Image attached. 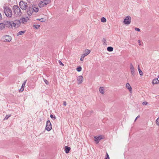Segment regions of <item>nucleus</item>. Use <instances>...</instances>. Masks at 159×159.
<instances>
[{
	"label": "nucleus",
	"mask_w": 159,
	"mask_h": 159,
	"mask_svg": "<svg viewBox=\"0 0 159 159\" xmlns=\"http://www.w3.org/2000/svg\"><path fill=\"white\" fill-rule=\"evenodd\" d=\"M13 10L15 16L16 17L20 16L22 12L19 7L17 5H14L13 7Z\"/></svg>",
	"instance_id": "f257e3e1"
},
{
	"label": "nucleus",
	"mask_w": 159,
	"mask_h": 159,
	"mask_svg": "<svg viewBox=\"0 0 159 159\" xmlns=\"http://www.w3.org/2000/svg\"><path fill=\"white\" fill-rule=\"evenodd\" d=\"M4 12L6 16L8 17H11L12 15V13L11 9L8 7H4Z\"/></svg>",
	"instance_id": "f03ea898"
},
{
	"label": "nucleus",
	"mask_w": 159,
	"mask_h": 159,
	"mask_svg": "<svg viewBox=\"0 0 159 159\" xmlns=\"http://www.w3.org/2000/svg\"><path fill=\"white\" fill-rule=\"evenodd\" d=\"M51 2L50 0H44L41 1L39 3V7H42L48 4L49 3Z\"/></svg>",
	"instance_id": "7ed1b4c3"
},
{
	"label": "nucleus",
	"mask_w": 159,
	"mask_h": 159,
	"mask_svg": "<svg viewBox=\"0 0 159 159\" xmlns=\"http://www.w3.org/2000/svg\"><path fill=\"white\" fill-rule=\"evenodd\" d=\"M20 8L23 10H25L27 8V4L25 2L21 1L19 3Z\"/></svg>",
	"instance_id": "20e7f679"
},
{
	"label": "nucleus",
	"mask_w": 159,
	"mask_h": 159,
	"mask_svg": "<svg viewBox=\"0 0 159 159\" xmlns=\"http://www.w3.org/2000/svg\"><path fill=\"white\" fill-rule=\"evenodd\" d=\"M52 128V125L49 120H48L46 124L45 129L48 131H50Z\"/></svg>",
	"instance_id": "39448f33"
},
{
	"label": "nucleus",
	"mask_w": 159,
	"mask_h": 159,
	"mask_svg": "<svg viewBox=\"0 0 159 159\" xmlns=\"http://www.w3.org/2000/svg\"><path fill=\"white\" fill-rule=\"evenodd\" d=\"M2 39L4 42H10L11 41L12 38L9 35H5L2 37Z\"/></svg>",
	"instance_id": "423d86ee"
},
{
	"label": "nucleus",
	"mask_w": 159,
	"mask_h": 159,
	"mask_svg": "<svg viewBox=\"0 0 159 159\" xmlns=\"http://www.w3.org/2000/svg\"><path fill=\"white\" fill-rule=\"evenodd\" d=\"M13 26L14 28H17L19 27L21 24V21L20 20H16L13 21L12 23Z\"/></svg>",
	"instance_id": "0eeeda50"
},
{
	"label": "nucleus",
	"mask_w": 159,
	"mask_h": 159,
	"mask_svg": "<svg viewBox=\"0 0 159 159\" xmlns=\"http://www.w3.org/2000/svg\"><path fill=\"white\" fill-rule=\"evenodd\" d=\"M90 52V50H89V49H86L85 50L84 52L82 54V56H81V58H80V60L81 61H83L84 59V57L88 55Z\"/></svg>",
	"instance_id": "6e6552de"
},
{
	"label": "nucleus",
	"mask_w": 159,
	"mask_h": 159,
	"mask_svg": "<svg viewBox=\"0 0 159 159\" xmlns=\"http://www.w3.org/2000/svg\"><path fill=\"white\" fill-rule=\"evenodd\" d=\"M131 17L129 16H127L124 19L123 22L125 24L129 25L131 23Z\"/></svg>",
	"instance_id": "1a4fd4ad"
},
{
	"label": "nucleus",
	"mask_w": 159,
	"mask_h": 159,
	"mask_svg": "<svg viewBox=\"0 0 159 159\" xmlns=\"http://www.w3.org/2000/svg\"><path fill=\"white\" fill-rule=\"evenodd\" d=\"M12 23H13V21H7L4 22V25L10 28H12L13 27Z\"/></svg>",
	"instance_id": "9d476101"
},
{
	"label": "nucleus",
	"mask_w": 159,
	"mask_h": 159,
	"mask_svg": "<svg viewBox=\"0 0 159 159\" xmlns=\"http://www.w3.org/2000/svg\"><path fill=\"white\" fill-rule=\"evenodd\" d=\"M33 12V8H32V6H30L27 9V12L29 16H31Z\"/></svg>",
	"instance_id": "9b49d317"
},
{
	"label": "nucleus",
	"mask_w": 159,
	"mask_h": 159,
	"mask_svg": "<svg viewBox=\"0 0 159 159\" xmlns=\"http://www.w3.org/2000/svg\"><path fill=\"white\" fill-rule=\"evenodd\" d=\"M130 69L131 74L134 76L135 75L134 67L132 63L130 64Z\"/></svg>",
	"instance_id": "f8f14e48"
},
{
	"label": "nucleus",
	"mask_w": 159,
	"mask_h": 159,
	"mask_svg": "<svg viewBox=\"0 0 159 159\" xmlns=\"http://www.w3.org/2000/svg\"><path fill=\"white\" fill-rule=\"evenodd\" d=\"M94 138L95 139V141H96V144L98 143L102 139L101 135H100L98 136H95L94 137Z\"/></svg>",
	"instance_id": "ddd939ff"
},
{
	"label": "nucleus",
	"mask_w": 159,
	"mask_h": 159,
	"mask_svg": "<svg viewBox=\"0 0 159 159\" xmlns=\"http://www.w3.org/2000/svg\"><path fill=\"white\" fill-rule=\"evenodd\" d=\"M83 77L82 75L79 76L77 77V80L78 81V84H80L82 83L83 80Z\"/></svg>",
	"instance_id": "4468645a"
},
{
	"label": "nucleus",
	"mask_w": 159,
	"mask_h": 159,
	"mask_svg": "<svg viewBox=\"0 0 159 159\" xmlns=\"http://www.w3.org/2000/svg\"><path fill=\"white\" fill-rule=\"evenodd\" d=\"M20 21L21 22L25 24L27 22V19L24 17H23L20 19Z\"/></svg>",
	"instance_id": "2eb2a0df"
},
{
	"label": "nucleus",
	"mask_w": 159,
	"mask_h": 159,
	"mask_svg": "<svg viewBox=\"0 0 159 159\" xmlns=\"http://www.w3.org/2000/svg\"><path fill=\"white\" fill-rule=\"evenodd\" d=\"M152 83L153 84L159 83V80L158 78H155L153 80Z\"/></svg>",
	"instance_id": "dca6fc26"
},
{
	"label": "nucleus",
	"mask_w": 159,
	"mask_h": 159,
	"mask_svg": "<svg viewBox=\"0 0 159 159\" xmlns=\"http://www.w3.org/2000/svg\"><path fill=\"white\" fill-rule=\"evenodd\" d=\"M126 87L129 90L130 92H131L132 91V89L130 86V84L129 83H127L126 84Z\"/></svg>",
	"instance_id": "f3484780"
},
{
	"label": "nucleus",
	"mask_w": 159,
	"mask_h": 159,
	"mask_svg": "<svg viewBox=\"0 0 159 159\" xmlns=\"http://www.w3.org/2000/svg\"><path fill=\"white\" fill-rule=\"evenodd\" d=\"M32 8H33V11H34L36 12H38L39 11V8L38 7H35V5H34L32 6Z\"/></svg>",
	"instance_id": "a211bd4d"
},
{
	"label": "nucleus",
	"mask_w": 159,
	"mask_h": 159,
	"mask_svg": "<svg viewBox=\"0 0 159 159\" xmlns=\"http://www.w3.org/2000/svg\"><path fill=\"white\" fill-rule=\"evenodd\" d=\"M65 152L66 153H68L70 150V147H68L67 146L65 147Z\"/></svg>",
	"instance_id": "6ab92c4d"
},
{
	"label": "nucleus",
	"mask_w": 159,
	"mask_h": 159,
	"mask_svg": "<svg viewBox=\"0 0 159 159\" xmlns=\"http://www.w3.org/2000/svg\"><path fill=\"white\" fill-rule=\"evenodd\" d=\"M99 91L100 93L102 94H103L104 92V90L102 87H100L99 89Z\"/></svg>",
	"instance_id": "aec40b11"
},
{
	"label": "nucleus",
	"mask_w": 159,
	"mask_h": 159,
	"mask_svg": "<svg viewBox=\"0 0 159 159\" xmlns=\"http://www.w3.org/2000/svg\"><path fill=\"white\" fill-rule=\"evenodd\" d=\"M107 50L109 52H112L113 50V48L112 47H108L107 48Z\"/></svg>",
	"instance_id": "412c9836"
},
{
	"label": "nucleus",
	"mask_w": 159,
	"mask_h": 159,
	"mask_svg": "<svg viewBox=\"0 0 159 159\" xmlns=\"http://www.w3.org/2000/svg\"><path fill=\"white\" fill-rule=\"evenodd\" d=\"M25 30L19 31L17 34V35L18 36V35H21L22 34H24L25 33Z\"/></svg>",
	"instance_id": "4be33fe9"
},
{
	"label": "nucleus",
	"mask_w": 159,
	"mask_h": 159,
	"mask_svg": "<svg viewBox=\"0 0 159 159\" xmlns=\"http://www.w3.org/2000/svg\"><path fill=\"white\" fill-rule=\"evenodd\" d=\"M4 24H3L2 23H0V29L2 30L4 28Z\"/></svg>",
	"instance_id": "5701e85b"
},
{
	"label": "nucleus",
	"mask_w": 159,
	"mask_h": 159,
	"mask_svg": "<svg viewBox=\"0 0 159 159\" xmlns=\"http://www.w3.org/2000/svg\"><path fill=\"white\" fill-rule=\"evenodd\" d=\"M102 41L103 43V44L104 45H106V39L105 38H104L102 40Z\"/></svg>",
	"instance_id": "b1692460"
},
{
	"label": "nucleus",
	"mask_w": 159,
	"mask_h": 159,
	"mask_svg": "<svg viewBox=\"0 0 159 159\" xmlns=\"http://www.w3.org/2000/svg\"><path fill=\"white\" fill-rule=\"evenodd\" d=\"M106 19L104 17H102L101 19V21L102 22H106Z\"/></svg>",
	"instance_id": "393cba45"
},
{
	"label": "nucleus",
	"mask_w": 159,
	"mask_h": 159,
	"mask_svg": "<svg viewBox=\"0 0 159 159\" xmlns=\"http://www.w3.org/2000/svg\"><path fill=\"white\" fill-rule=\"evenodd\" d=\"M82 70L81 66H79L76 68V70L78 72H80Z\"/></svg>",
	"instance_id": "a878e982"
},
{
	"label": "nucleus",
	"mask_w": 159,
	"mask_h": 159,
	"mask_svg": "<svg viewBox=\"0 0 159 159\" xmlns=\"http://www.w3.org/2000/svg\"><path fill=\"white\" fill-rule=\"evenodd\" d=\"M33 27L35 28L38 29L40 27V25H34Z\"/></svg>",
	"instance_id": "bb28decb"
},
{
	"label": "nucleus",
	"mask_w": 159,
	"mask_h": 159,
	"mask_svg": "<svg viewBox=\"0 0 159 159\" xmlns=\"http://www.w3.org/2000/svg\"><path fill=\"white\" fill-rule=\"evenodd\" d=\"M11 116V115H6L4 119V120H7L9 117H10Z\"/></svg>",
	"instance_id": "cd10ccee"
},
{
	"label": "nucleus",
	"mask_w": 159,
	"mask_h": 159,
	"mask_svg": "<svg viewBox=\"0 0 159 159\" xmlns=\"http://www.w3.org/2000/svg\"><path fill=\"white\" fill-rule=\"evenodd\" d=\"M50 117L53 120H55L56 118L55 116V115H53L52 114H51L50 115Z\"/></svg>",
	"instance_id": "c85d7f7f"
},
{
	"label": "nucleus",
	"mask_w": 159,
	"mask_h": 159,
	"mask_svg": "<svg viewBox=\"0 0 159 159\" xmlns=\"http://www.w3.org/2000/svg\"><path fill=\"white\" fill-rule=\"evenodd\" d=\"M43 80L44 82L46 84L48 85L49 84L48 81L47 80H46V79H44V78L43 79Z\"/></svg>",
	"instance_id": "c756f323"
},
{
	"label": "nucleus",
	"mask_w": 159,
	"mask_h": 159,
	"mask_svg": "<svg viewBox=\"0 0 159 159\" xmlns=\"http://www.w3.org/2000/svg\"><path fill=\"white\" fill-rule=\"evenodd\" d=\"M37 20H39L41 22H44L45 21V20H44V18H42L40 19H38Z\"/></svg>",
	"instance_id": "7c9ffc66"
},
{
	"label": "nucleus",
	"mask_w": 159,
	"mask_h": 159,
	"mask_svg": "<svg viewBox=\"0 0 159 159\" xmlns=\"http://www.w3.org/2000/svg\"><path fill=\"white\" fill-rule=\"evenodd\" d=\"M139 70V75H141V76L143 75V72L142 71V70H141V69H139V70Z\"/></svg>",
	"instance_id": "2f4dec72"
},
{
	"label": "nucleus",
	"mask_w": 159,
	"mask_h": 159,
	"mask_svg": "<svg viewBox=\"0 0 159 159\" xmlns=\"http://www.w3.org/2000/svg\"><path fill=\"white\" fill-rule=\"evenodd\" d=\"M26 80H25V81H24L23 83V84H22V85L21 87H22V88H24L25 84L26 83Z\"/></svg>",
	"instance_id": "473e14b6"
},
{
	"label": "nucleus",
	"mask_w": 159,
	"mask_h": 159,
	"mask_svg": "<svg viewBox=\"0 0 159 159\" xmlns=\"http://www.w3.org/2000/svg\"><path fill=\"white\" fill-rule=\"evenodd\" d=\"M24 88H22V87H21V88L19 90V92H22L23 90H24Z\"/></svg>",
	"instance_id": "72a5a7b5"
},
{
	"label": "nucleus",
	"mask_w": 159,
	"mask_h": 159,
	"mask_svg": "<svg viewBox=\"0 0 159 159\" xmlns=\"http://www.w3.org/2000/svg\"><path fill=\"white\" fill-rule=\"evenodd\" d=\"M59 63L60 65H61L62 66H63L64 65V64L60 60L59 61Z\"/></svg>",
	"instance_id": "f704fd0d"
},
{
	"label": "nucleus",
	"mask_w": 159,
	"mask_h": 159,
	"mask_svg": "<svg viewBox=\"0 0 159 159\" xmlns=\"http://www.w3.org/2000/svg\"><path fill=\"white\" fill-rule=\"evenodd\" d=\"M106 157H105V159H110L109 157L108 153L107 152L106 154Z\"/></svg>",
	"instance_id": "c9c22d12"
},
{
	"label": "nucleus",
	"mask_w": 159,
	"mask_h": 159,
	"mask_svg": "<svg viewBox=\"0 0 159 159\" xmlns=\"http://www.w3.org/2000/svg\"><path fill=\"white\" fill-rule=\"evenodd\" d=\"M135 30L137 31L138 32H139L140 31V29L139 28H136V27L135 28Z\"/></svg>",
	"instance_id": "e433bc0d"
},
{
	"label": "nucleus",
	"mask_w": 159,
	"mask_h": 159,
	"mask_svg": "<svg viewBox=\"0 0 159 159\" xmlns=\"http://www.w3.org/2000/svg\"><path fill=\"white\" fill-rule=\"evenodd\" d=\"M148 104V102H143V104L146 105Z\"/></svg>",
	"instance_id": "4c0bfd02"
},
{
	"label": "nucleus",
	"mask_w": 159,
	"mask_h": 159,
	"mask_svg": "<svg viewBox=\"0 0 159 159\" xmlns=\"http://www.w3.org/2000/svg\"><path fill=\"white\" fill-rule=\"evenodd\" d=\"M63 105L66 106V102H63Z\"/></svg>",
	"instance_id": "58836bf2"
},
{
	"label": "nucleus",
	"mask_w": 159,
	"mask_h": 159,
	"mask_svg": "<svg viewBox=\"0 0 159 159\" xmlns=\"http://www.w3.org/2000/svg\"><path fill=\"white\" fill-rule=\"evenodd\" d=\"M140 117V116L139 115L138 116H137L136 118H135V121L136 120L138 119V118L139 117Z\"/></svg>",
	"instance_id": "ea45409f"
},
{
	"label": "nucleus",
	"mask_w": 159,
	"mask_h": 159,
	"mask_svg": "<svg viewBox=\"0 0 159 159\" xmlns=\"http://www.w3.org/2000/svg\"><path fill=\"white\" fill-rule=\"evenodd\" d=\"M138 43H139V45H140L141 44L139 43L141 42L140 41V40H138Z\"/></svg>",
	"instance_id": "a19ab883"
},
{
	"label": "nucleus",
	"mask_w": 159,
	"mask_h": 159,
	"mask_svg": "<svg viewBox=\"0 0 159 159\" xmlns=\"http://www.w3.org/2000/svg\"><path fill=\"white\" fill-rule=\"evenodd\" d=\"M2 15H1V13H0V20L2 19Z\"/></svg>",
	"instance_id": "79ce46f5"
},
{
	"label": "nucleus",
	"mask_w": 159,
	"mask_h": 159,
	"mask_svg": "<svg viewBox=\"0 0 159 159\" xmlns=\"http://www.w3.org/2000/svg\"><path fill=\"white\" fill-rule=\"evenodd\" d=\"M139 69H140L139 67V65L138 66V70H139Z\"/></svg>",
	"instance_id": "37998d69"
},
{
	"label": "nucleus",
	"mask_w": 159,
	"mask_h": 159,
	"mask_svg": "<svg viewBox=\"0 0 159 159\" xmlns=\"http://www.w3.org/2000/svg\"><path fill=\"white\" fill-rule=\"evenodd\" d=\"M158 78H159V75L158 76Z\"/></svg>",
	"instance_id": "c03bdc74"
}]
</instances>
